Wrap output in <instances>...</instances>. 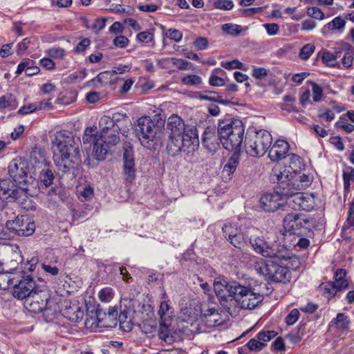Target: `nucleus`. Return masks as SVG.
I'll return each mask as SVG.
<instances>
[{"label": "nucleus", "instance_id": "16", "mask_svg": "<svg viewBox=\"0 0 354 354\" xmlns=\"http://www.w3.org/2000/svg\"><path fill=\"white\" fill-rule=\"evenodd\" d=\"M225 238L235 248L243 249L247 245V240L243 232L236 224L225 223L222 227Z\"/></svg>", "mask_w": 354, "mask_h": 354}, {"label": "nucleus", "instance_id": "28", "mask_svg": "<svg viewBox=\"0 0 354 354\" xmlns=\"http://www.w3.org/2000/svg\"><path fill=\"white\" fill-rule=\"evenodd\" d=\"M240 151H234L232 156L228 159L223 169V174L230 176L237 168L240 160Z\"/></svg>", "mask_w": 354, "mask_h": 354}, {"label": "nucleus", "instance_id": "20", "mask_svg": "<svg viewBox=\"0 0 354 354\" xmlns=\"http://www.w3.org/2000/svg\"><path fill=\"white\" fill-rule=\"evenodd\" d=\"M277 333L273 330H262L259 332L255 338L251 339L245 345L251 351H260L266 345V342L275 337Z\"/></svg>", "mask_w": 354, "mask_h": 354}, {"label": "nucleus", "instance_id": "59", "mask_svg": "<svg viewBox=\"0 0 354 354\" xmlns=\"http://www.w3.org/2000/svg\"><path fill=\"white\" fill-rule=\"evenodd\" d=\"M90 45L91 40L88 38H84L77 44L76 47L75 48V52L78 54L82 53Z\"/></svg>", "mask_w": 354, "mask_h": 354}, {"label": "nucleus", "instance_id": "55", "mask_svg": "<svg viewBox=\"0 0 354 354\" xmlns=\"http://www.w3.org/2000/svg\"><path fill=\"white\" fill-rule=\"evenodd\" d=\"M50 57L57 59H63L66 55L64 49L59 47H53L48 50Z\"/></svg>", "mask_w": 354, "mask_h": 354}, {"label": "nucleus", "instance_id": "60", "mask_svg": "<svg viewBox=\"0 0 354 354\" xmlns=\"http://www.w3.org/2000/svg\"><path fill=\"white\" fill-rule=\"evenodd\" d=\"M299 312L297 309L292 310L286 318V322L288 325L294 324L299 319Z\"/></svg>", "mask_w": 354, "mask_h": 354}, {"label": "nucleus", "instance_id": "63", "mask_svg": "<svg viewBox=\"0 0 354 354\" xmlns=\"http://www.w3.org/2000/svg\"><path fill=\"white\" fill-rule=\"evenodd\" d=\"M263 26L266 28L267 33L271 36L277 35L279 30L278 24L274 23L265 24Z\"/></svg>", "mask_w": 354, "mask_h": 354}, {"label": "nucleus", "instance_id": "36", "mask_svg": "<svg viewBox=\"0 0 354 354\" xmlns=\"http://www.w3.org/2000/svg\"><path fill=\"white\" fill-rule=\"evenodd\" d=\"M228 283L229 282L227 281L220 278L215 279L214 283V288L217 296L224 297L227 295Z\"/></svg>", "mask_w": 354, "mask_h": 354}, {"label": "nucleus", "instance_id": "10", "mask_svg": "<svg viewBox=\"0 0 354 354\" xmlns=\"http://www.w3.org/2000/svg\"><path fill=\"white\" fill-rule=\"evenodd\" d=\"M119 130L120 127L107 131V133H100L98 140L94 144V157L95 159L97 160H104L109 148L119 142Z\"/></svg>", "mask_w": 354, "mask_h": 354}, {"label": "nucleus", "instance_id": "35", "mask_svg": "<svg viewBox=\"0 0 354 354\" xmlns=\"http://www.w3.org/2000/svg\"><path fill=\"white\" fill-rule=\"evenodd\" d=\"M169 322L160 321V326L158 332V337L164 342L169 343L172 341V337L170 335V330L169 329Z\"/></svg>", "mask_w": 354, "mask_h": 354}, {"label": "nucleus", "instance_id": "1", "mask_svg": "<svg viewBox=\"0 0 354 354\" xmlns=\"http://www.w3.org/2000/svg\"><path fill=\"white\" fill-rule=\"evenodd\" d=\"M167 130L169 131L167 149L171 156L181 151L187 153L194 151L199 145L197 129L193 126H186L177 115L169 117Z\"/></svg>", "mask_w": 354, "mask_h": 354}, {"label": "nucleus", "instance_id": "29", "mask_svg": "<svg viewBox=\"0 0 354 354\" xmlns=\"http://www.w3.org/2000/svg\"><path fill=\"white\" fill-rule=\"evenodd\" d=\"M350 324L348 316L344 313H338L336 317L332 319L330 326L338 330H346L348 329Z\"/></svg>", "mask_w": 354, "mask_h": 354}, {"label": "nucleus", "instance_id": "40", "mask_svg": "<svg viewBox=\"0 0 354 354\" xmlns=\"http://www.w3.org/2000/svg\"><path fill=\"white\" fill-rule=\"evenodd\" d=\"M182 84L187 86H196L202 82V78L195 74L188 75L181 78Z\"/></svg>", "mask_w": 354, "mask_h": 354}, {"label": "nucleus", "instance_id": "2", "mask_svg": "<svg viewBox=\"0 0 354 354\" xmlns=\"http://www.w3.org/2000/svg\"><path fill=\"white\" fill-rule=\"evenodd\" d=\"M80 140L70 132H57L52 142L53 160L59 170L68 171L81 162Z\"/></svg>", "mask_w": 354, "mask_h": 354}, {"label": "nucleus", "instance_id": "6", "mask_svg": "<svg viewBox=\"0 0 354 354\" xmlns=\"http://www.w3.org/2000/svg\"><path fill=\"white\" fill-rule=\"evenodd\" d=\"M28 186L17 185L10 178L0 180V196L7 201H16L27 210L35 209L28 196Z\"/></svg>", "mask_w": 354, "mask_h": 354}, {"label": "nucleus", "instance_id": "7", "mask_svg": "<svg viewBox=\"0 0 354 354\" xmlns=\"http://www.w3.org/2000/svg\"><path fill=\"white\" fill-rule=\"evenodd\" d=\"M272 140L271 134L266 130L250 133L245 142L246 153L252 157H261L270 147Z\"/></svg>", "mask_w": 354, "mask_h": 354}, {"label": "nucleus", "instance_id": "30", "mask_svg": "<svg viewBox=\"0 0 354 354\" xmlns=\"http://www.w3.org/2000/svg\"><path fill=\"white\" fill-rule=\"evenodd\" d=\"M246 288L247 287L240 285L236 281H231L228 283L227 293H228L229 296L233 297L234 299L238 301L239 297L243 294V292L246 291Z\"/></svg>", "mask_w": 354, "mask_h": 354}, {"label": "nucleus", "instance_id": "54", "mask_svg": "<svg viewBox=\"0 0 354 354\" xmlns=\"http://www.w3.org/2000/svg\"><path fill=\"white\" fill-rule=\"evenodd\" d=\"M313 98L314 102H320L323 96V89L319 84L313 83L312 84Z\"/></svg>", "mask_w": 354, "mask_h": 354}, {"label": "nucleus", "instance_id": "15", "mask_svg": "<svg viewBox=\"0 0 354 354\" xmlns=\"http://www.w3.org/2000/svg\"><path fill=\"white\" fill-rule=\"evenodd\" d=\"M28 163L21 158L15 159L8 166L10 178L17 185L28 186Z\"/></svg>", "mask_w": 354, "mask_h": 354}, {"label": "nucleus", "instance_id": "50", "mask_svg": "<svg viewBox=\"0 0 354 354\" xmlns=\"http://www.w3.org/2000/svg\"><path fill=\"white\" fill-rule=\"evenodd\" d=\"M172 63L180 70L191 69L193 68V64L183 59L172 58Z\"/></svg>", "mask_w": 354, "mask_h": 354}, {"label": "nucleus", "instance_id": "56", "mask_svg": "<svg viewBox=\"0 0 354 354\" xmlns=\"http://www.w3.org/2000/svg\"><path fill=\"white\" fill-rule=\"evenodd\" d=\"M99 298L102 301L109 302L113 298V292L110 288H102L99 292Z\"/></svg>", "mask_w": 354, "mask_h": 354}, {"label": "nucleus", "instance_id": "4", "mask_svg": "<svg viewBox=\"0 0 354 354\" xmlns=\"http://www.w3.org/2000/svg\"><path fill=\"white\" fill-rule=\"evenodd\" d=\"M135 133L141 145L149 150H155L162 144L164 128L149 117L138 120Z\"/></svg>", "mask_w": 354, "mask_h": 354}, {"label": "nucleus", "instance_id": "9", "mask_svg": "<svg viewBox=\"0 0 354 354\" xmlns=\"http://www.w3.org/2000/svg\"><path fill=\"white\" fill-rule=\"evenodd\" d=\"M11 286H13V296L18 299L25 301L33 291L38 290L41 285V281L37 283L32 277L26 275L24 270H20L14 275Z\"/></svg>", "mask_w": 354, "mask_h": 354}, {"label": "nucleus", "instance_id": "42", "mask_svg": "<svg viewBox=\"0 0 354 354\" xmlns=\"http://www.w3.org/2000/svg\"><path fill=\"white\" fill-rule=\"evenodd\" d=\"M84 325L86 328L92 330H95L97 328H102V327H107L108 326L106 324H102L101 321L99 320L96 317H91L89 318H86L84 322Z\"/></svg>", "mask_w": 354, "mask_h": 354}, {"label": "nucleus", "instance_id": "12", "mask_svg": "<svg viewBox=\"0 0 354 354\" xmlns=\"http://www.w3.org/2000/svg\"><path fill=\"white\" fill-rule=\"evenodd\" d=\"M283 225L285 230L290 234L302 236L309 228V221L306 215L292 212L284 217Z\"/></svg>", "mask_w": 354, "mask_h": 354}, {"label": "nucleus", "instance_id": "58", "mask_svg": "<svg viewBox=\"0 0 354 354\" xmlns=\"http://www.w3.org/2000/svg\"><path fill=\"white\" fill-rule=\"evenodd\" d=\"M113 44L118 48H124L129 45V40L124 35H119L113 39Z\"/></svg>", "mask_w": 354, "mask_h": 354}, {"label": "nucleus", "instance_id": "14", "mask_svg": "<svg viewBox=\"0 0 354 354\" xmlns=\"http://www.w3.org/2000/svg\"><path fill=\"white\" fill-rule=\"evenodd\" d=\"M249 244L257 253L268 258L280 259L277 250L268 245L263 236L252 233L249 237Z\"/></svg>", "mask_w": 354, "mask_h": 354}, {"label": "nucleus", "instance_id": "46", "mask_svg": "<svg viewBox=\"0 0 354 354\" xmlns=\"http://www.w3.org/2000/svg\"><path fill=\"white\" fill-rule=\"evenodd\" d=\"M14 279H15L14 276L3 272L0 273V289L6 290L9 288Z\"/></svg>", "mask_w": 354, "mask_h": 354}, {"label": "nucleus", "instance_id": "19", "mask_svg": "<svg viewBox=\"0 0 354 354\" xmlns=\"http://www.w3.org/2000/svg\"><path fill=\"white\" fill-rule=\"evenodd\" d=\"M122 160L124 179L131 183L136 178V174L133 151L131 148L124 149Z\"/></svg>", "mask_w": 354, "mask_h": 354}, {"label": "nucleus", "instance_id": "32", "mask_svg": "<svg viewBox=\"0 0 354 354\" xmlns=\"http://www.w3.org/2000/svg\"><path fill=\"white\" fill-rule=\"evenodd\" d=\"M158 313L160 322H169L172 317L173 310L167 302L164 301L160 303Z\"/></svg>", "mask_w": 354, "mask_h": 354}, {"label": "nucleus", "instance_id": "33", "mask_svg": "<svg viewBox=\"0 0 354 354\" xmlns=\"http://www.w3.org/2000/svg\"><path fill=\"white\" fill-rule=\"evenodd\" d=\"M29 163L35 167V172H36V169L38 168L42 169L44 168V165H47L44 156L39 152L33 151L30 153Z\"/></svg>", "mask_w": 354, "mask_h": 354}, {"label": "nucleus", "instance_id": "37", "mask_svg": "<svg viewBox=\"0 0 354 354\" xmlns=\"http://www.w3.org/2000/svg\"><path fill=\"white\" fill-rule=\"evenodd\" d=\"M221 30L227 35L238 36L242 32V27L238 24L228 23L222 25Z\"/></svg>", "mask_w": 354, "mask_h": 354}, {"label": "nucleus", "instance_id": "62", "mask_svg": "<svg viewBox=\"0 0 354 354\" xmlns=\"http://www.w3.org/2000/svg\"><path fill=\"white\" fill-rule=\"evenodd\" d=\"M242 63L240 62L237 59H234L230 62H222L221 66L226 69H234V68H241Z\"/></svg>", "mask_w": 354, "mask_h": 354}, {"label": "nucleus", "instance_id": "64", "mask_svg": "<svg viewBox=\"0 0 354 354\" xmlns=\"http://www.w3.org/2000/svg\"><path fill=\"white\" fill-rule=\"evenodd\" d=\"M268 75V71L263 67H255L252 70V76L257 79H262Z\"/></svg>", "mask_w": 354, "mask_h": 354}, {"label": "nucleus", "instance_id": "47", "mask_svg": "<svg viewBox=\"0 0 354 354\" xmlns=\"http://www.w3.org/2000/svg\"><path fill=\"white\" fill-rule=\"evenodd\" d=\"M219 71H223L220 68L214 69L212 74L209 77V83L213 86H221L225 84V81L223 78L219 77L215 73Z\"/></svg>", "mask_w": 354, "mask_h": 354}, {"label": "nucleus", "instance_id": "21", "mask_svg": "<svg viewBox=\"0 0 354 354\" xmlns=\"http://www.w3.org/2000/svg\"><path fill=\"white\" fill-rule=\"evenodd\" d=\"M283 181L288 184L287 188L290 194L294 192L304 190L310 185V179L308 175L297 172L293 174L289 179H286Z\"/></svg>", "mask_w": 354, "mask_h": 354}, {"label": "nucleus", "instance_id": "8", "mask_svg": "<svg viewBox=\"0 0 354 354\" xmlns=\"http://www.w3.org/2000/svg\"><path fill=\"white\" fill-rule=\"evenodd\" d=\"M274 183H277L274 192L265 194L260 198V205L265 212H272L277 210L284 204V196L290 195L286 183L279 180H275Z\"/></svg>", "mask_w": 354, "mask_h": 354}, {"label": "nucleus", "instance_id": "22", "mask_svg": "<svg viewBox=\"0 0 354 354\" xmlns=\"http://www.w3.org/2000/svg\"><path fill=\"white\" fill-rule=\"evenodd\" d=\"M263 299V296L259 293H255L248 288H246V291L239 297L237 301L241 308L245 309H254L257 307Z\"/></svg>", "mask_w": 354, "mask_h": 354}, {"label": "nucleus", "instance_id": "38", "mask_svg": "<svg viewBox=\"0 0 354 354\" xmlns=\"http://www.w3.org/2000/svg\"><path fill=\"white\" fill-rule=\"evenodd\" d=\"M76 100V95L73 92L66 91L64 93H60L57 99L58 103L68 105Z\"/></svg>", "mask_w": 354, "mask_h": 354}, {"label": "nucleus", "instance_id": "25", "mask_svg": "<svg viewBox=\"0 0 354 354\" xmlns=\"http://www.w3.org/2000/svg\"><path fill=\"white\" fill-rule=\"evenodd\" d=\"M24 261V258L21 256V251L19 250L18 247H15V250L12 251L10 257V260L5 263V273L14 276L17 274L19 272L16 273L14 271H16L19 266Z\"/></svg>", "mask_w": 354, "mask_h": 354}, {"label": "nucleus", "instance_id": "44", "mask_svg": "<svg viewBox=\"0 0 354 354\" xmlns=\"http://www.w3.org/2000/svg\"><path fill=\"white\" fill-rule=\"evenodd\" d=\"M98 140V137L94 133V129L93 128H86L84 131V134L82 138L83 144L92 143L95 144L96 140Z\"/></svg>", "mask_w": 354, "mask_h": 354}, {"label": "nucleus", "instance_id": "41", "mask_svg": "<svg viewBox=\"0 0 354 354\" xmlns=\"http://www.w3.org/2000/svg\"><path fill=\"white\" fill-rule=\"evenodd\" d=\"M218 140V136H216L212 139L202 142V144L209 151L213 152L216 151L220 147L221 142Z\"/></svg>", "mask_w": 354, "mask_h": 354}, {"label": "nucleus", "instance_id": "52", "mask_svg": "<svg viewBox=\"0 0 354 354\" xmlns=\"http://www.w3.org/2000/svg\"><path fill=\"white\" fill-rule=\"evenodd\" d=\"M321 290L323 291L324 294H328V297H333L336 293V291L338 290L335 286H334L333 283H322L320 286Z\"/></svg>", "mask_w": 354, "mask_h": 354}, {"label": "nucleus", "instance_id": "61", "mask_svg": "<svg viewBox=\"0 0 354 354\" xmlns=\"http://www.w3.org/2000/svg\"><path fill=\"white\" fill-rule=\"evenodd\" d=\"M354 225V200L350 203L346 224L344 226L351 227Z\"/></svg>", "mask_w": 354, "mask_h": 354}, {"label": "nucleus", "instance_id": "31", "mask_svg": "<svg viewBox=\"0 0 354 354\" xmlns=\"http://www.w3.org/2000/svg\"><path fill=\"white\" fill-rule=\"evenodd\" d=\"M346 271L344 269H338L335 273L334 286L338 290L344 289L348 287V282L346 279Z\"/></svg>", "mask_w": 354, "mask_h": 354}, {"label": "nucleus", "instance_id": "23", "mask_svg": "<svg viewBox=\"0 0 354 354\" xmlns=\"http://www.w3.org/2000/svg\"><path fill=\"white\" fill-rule=\"evenodd\" d=\"M125 118V115L120 114L119 113H113L112 117L103 115L101 117L99 121V128L100 133H107V131H111L112 129H115V128H118L119 126L118 122Z\"/></svg>", "mask_w": 354, "mask_h": 354}, {"label": "nucleus", "instance_id": "48", "mask_svg": "<svg viewBox=\"0 0 354 354\" xmlns=\"http://www.w3.org/2000/svg\"><path fill=\"white\" fill-rule=\"evenodd\" d=\"M322 61L328 66L333 67L336 66L337 62L335 60V55L331 52L325 51L322 55Z\"/></svg>", "mask_w": 354, "mask_h": 354}, {"label": "nucleus", "instance_id": "17", "mask_svg": "<svg viewBox=\"0 0 354 354\" xmlns=\"http://www.w3.org/2000/svg\"><path fill=\"white\" fill-rule=\"evenodd\" d=\"M6 228L13 232L18 236H30L33 234L35 230V225L33 222L28 221L24 216L17 217L15 221L6 222Z\"/></svg>", "mask_w": 354, "mask_h": 354}, {"label": "nucleus", "instance_id": "3", "mask_svg": "<svg viewBox=\"0 0 354 354\" xmlns=\"http://www.w3.org/2000/svg\"><path fill=\"white\" fill-rule=\"evenodd\" d=\"M217 133L219 141L225 149L240 151L245 133L244 125L241 120L230 116L220 120Z\"/></svg>", "mask_w": 354, "mask_h": 354}, {"label": "nucleus", "instance_id": "43", "mask_svg": "<svg viewBox=\"0 0 354 354\" xmlns=\"http://www.w3.org/2000/svg\"><path fill=\"white\" fill-rule=\"evenodd\" d=\"M315 46L313 44H307L304 45L300 50L299 57L303 60L308 59L314 53Z\"/></svg>", "mask_w": 354, "mask_h": 354}, {"label": "nucleus", "instance_id": "11", "mask_svg": "<svg viewBox=\"0 0 354 354\" xmlns=\"http://www.w3.org/2000/svg\"><path fill=\"white\" fill-rule=\"evenodd\" d=\"M38 289V290L33 291V293L24 301V307L33 313H40L46 310L50 299V295L44 281H41V285Z\"/></svg>", "mask_w": 354, "mask_h": 354}, {"label": "nucleus", "instance_id": "5", "mask_svg": "<svg viewBox=\"0 0 354 354\" xmlns=\"http://www.w3.org/2000/svg\"><path fill=\"white\" fill-rule=\"evenodd\" d=\"M288 262L279 264L277 261L259 259L254 263V270L266 280L277 283H286L290 281V272Z\"/></svg>", "mask_w": 354, "mask_h": 354}, {"label": "nucleus", "instance_id": "49", "mask_svg": "<svg viewBox=\"0 0 354 354\" xmlns=\"http://www.w3.org/2000/svg\"><path fill=\"white\" fill-rule=\"evenodd\" d=\"M214 6L217 9L230 10L234 7V3L232 0H216Z\"/></svg>", "mask_w": 354, "mask_h": 354}, {"label": "nucleus", "instance_id": "13", "mask_svg": "<svg viewBox=\"0 0 354 354\" xmlns=\"http://www.w3.org/2000/svg\"><path fill=\"white\" fill-rule=\"evenodd\" d=\"M301 163V158L299 156L292 154L288 166L274 167L271 175L272 180L275 182V180L283 181L286 179H289L293 174L299 171Z\"/></svg>", "mask_w": 354, "mask_h": 354}, {"label": "nucleus", "instance_id": "57", "mask_svg": "<svg viewBox=\"0 0 354 354\" xmlns=\"http://www.w3.org/2000/svg\"><path fill=\"white\" fill-rule=\"evenodd\" d=\"M307 14L309 17L322 20L324 18V12L317 7H310L307 10Z\"/></svg>", "mask_w": 354, "mask_h": 354}, {"label": "nucleus", "instance_id": "51", "mask_svg": "<svg viewBox=\"0 0 354 354\" xmlns=\"http://www.w3.org/2000/svg\"><path fill=\"white\" fill-rule=\"evenodd\" d=\"M200 99L203 100H208V101H214V102H218L222 104H225V102L221 100L222 96L216 94L215 92L213 91H209L207 92L206 94H203L200 95Z\"/></svg>", "mask_w": 354, "mask_h": 354}, {"label": "nucleus", "instance_id": "45", "mask_svg": "<svg viewBox=\"0 0 354 354\" xmlns=\"http://www.w3.org/2000/svg\"><path fill=\"white\" fill-rule=\"evenodd\" d=\"M15 98L12 95H6L0 97V110H3L8 107L15 108Z\"/></svg>", "mask_w": 354, "mask_h": 354}, {"label": "nucleus", "instance_id": "26", "mask_svg": "<svg viewBox=\"0 0 354 354\" xmlns=\"http://www.w3.org/2000/svg\"><path fill=\"white\" fill-rule=\"evenodd\" d=\"M346 26V21L342 17H335L331 21L324 25L322 29V33L328 37L330 30H338L342 32Z\"/></svg>", "mask_w": 354, "mask_h": 354}, {"label": "nucleus", "instance_id": "27", "mask_svg": "<svg viewBox=\"0 0 354 354\" xmlns=\"http://www.w3.org/2000/svg\"><path fill=\"white\" fill-rule=\"evenodd\" d=\"M63 315L71 322H77L84 317V311L78 305L69 306L63 310Z\"/></svg>", "mask_w": 354, "mask_h": 354}, {"label": "nucleus", "instance_id": "39", "mask_svg": "<svg viewBox=\"0 0 354 354\" xmlns=\"http://www.w3.org/2000/svg\"><path fill=\"white\" fill-rule=\"evenodd\" d=\"M136 39L140 43L149 44L152 42V46L154 45V36L153 32L149 30H145L139 32L136 36Z\"/></svg>", "mask_w": 354, "mask_h": 354}, {"label": "nucleus", "instance_id": "53", "mask_svg": "<svg viewBox=\"0 0 354 354\" xmlns=\"http://www.w3.org/2000/svg\"><path fill=\"white\" fill-rule=\"evenodd\" d=\"M165 35L167 37L176 42H179L183 38V33L177 29H168Z\"/></svg>", "mask_w": 354, "mask_h": 354}, {"label": "nucleus", "instance_id": "34", "mask_svg": "<svg viewBox=\"0 0 354 354\" xmlns=\"http://www.w3.org/2000/svg\"><path fill=\"white\" fill-rule=\"evenodd\" d=\"M39 179L41 184L44 185L46 187L50 186L53 183L54 175L51 170L49 169L48 165H44V168H42L39 171Z\"/></svg>", "mask_w": 354, "mask_h": 354}, {"label": "nucleus", "instance_id": "18", "mask_svg": "<svg viewBox=\"0 0 354 354\" xmlns=\"http://www.w3.org/2000/svg\"><path fill=\"white\" fill-rule=\"evenodd\" d=\"M284 201L295 210L303 209L309 211L313 208L311 200L309 197L304 196L301 191L294 192L290 196H284Z\"/></svg>", "mask_w": 354, "mask_h": 354}, {"label": "nucleus", "instance_id": "24", "mask_svg": "<svg viewBox=\"0 0 354 354\" xmlns=\"http://www.w3.org/2000/svg\"><path fill=\"white\" fill-rule=\"evenodd\" d=\"M289 150L286 141L278 140L269 151V158L272 161H279L286 158Z\"/></svg>", "mask_w": 354, "mask_h": 354}]
</instances>
